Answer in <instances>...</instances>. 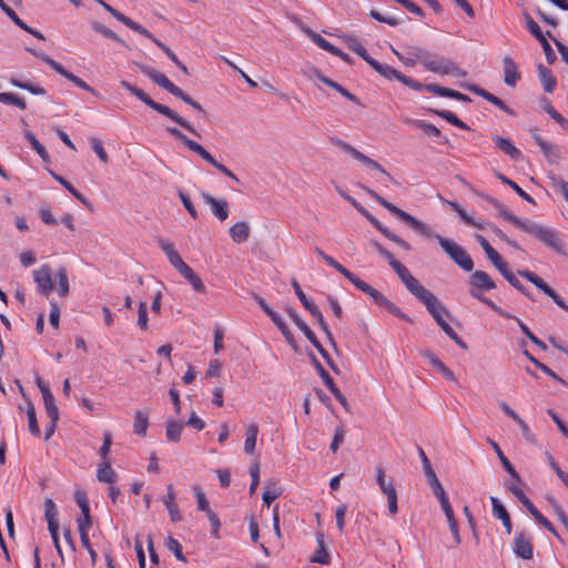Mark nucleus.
Instances as JSON below:
<instances>
[{"label":"nucleus","mask_w":568,"mask_h":568,"mask_svg":"<svg viewBox=\"0 0 568 568\" xmlns=\"http://www.w3.org/2000/svg\"><path fill=\"white\" fill-rule=\"evenodd\" d=\"M359 214H362L378 232H381L386 239L397 244L400 248L405 251H410L412 245L392 232L389 229L384 226L371 212L365 209L362 204H359L353 196L351 201H347Z\"/></svg>","instance_id":"nucleus-13"},{"label":"nucleus","mask_w":568,"mask_h":568,"mask_svg":"<svg viewBox=\"0 0 568 568\" xmlns=\"http://www.w3.org/2000/svg\"><path fill=\"white\" fill-rule=\"evenodd\" d=\"M90 142H91L92 150L98 155L100 161L103 162V163H108L109 156H108V153L104 150L102 141H100L97 138H92Z\"/></svg>","instance_id":"nucleus-63"},{"label":"nucleus","mask_w":568,"mask_h":568,"mask_svg":"<svg viewBox=\"0 0 568 568\" xmlns=\"http://www.w3.org/2000/svg\"><path fill=\"white\" fill-rule=\"evenodd\" d=\"M165 545H166L168 549L171 550L175 555V558L178 560L183 561V562L186 561V558L182 551V546L175 538H173L172 536H169Z\"/></svg>","instance_id":"nucleus-57"},{"label":"nucleus","mask_w":568,"mask_h":568,"mask_svg":"<svg viewBox=\"0 0 568 568\" xmlns=\"http://www.w3.org/2000/svg\"><path fill=\"white\" fill-rule=\"evenodd\" d=\"M537 71H538V78L542 84L544 91L547 93H552L557 85V79L552 74L551 70L546 68L542 63H538Z\"/></svg>","instance_id":"nucleus-31"},{"label":"nucleus","mask_w":568,"mask_h":568,"mask_svg":"<svg viewBox=\"0 0 568 568\" xmlns=\"http://www.w3.org/2000/svg\"><path fill=\"white\" fill-rule=\"evenodd\" d=\"M307 33L311 37V39L314 41V43H316L321 49L329 52L331 54L333 53V51L336 48L334 44H332L329 41H327L321 34H318L312 30H308Z\"/></svg>","instance_id":"nucleus-55"},{"label":"nucleus","mask_w":568,"mask_h":568,"mask_svg":"<svg viewBox=\"0 0 568 568\" xmlns=\"http://www.w3.org/2000/svg\"><path fill=\"white\" fill-rule=\"evenodd\" d=\"M97 478L101 483L114 484L118 480V474L113 470L111 463L105 460L98 466Z\"/></svg>","instance_id":"nucleus-35"},{"label":"nucleus","mask_w":568,"mask_h":568,"mask_svg":"<svg viewBox=\"0 0 568 568\" xmlns=\"http://www.w3.org/2000/svg\"><path fill=\"white\" fill-rule=\"evenodd\" d=\"M10 83H11V85L19 88L21 90H26L34 95H44L47 93L45 89L42 88L41 85L34 84L31 82L21 81L16 77H12L10 79Z\"/></svg>","instance_id":"nucleus-42"},{"label":"nucleus","mask_w":568,"mask_h":568,"mask_svg":"<svg viewBox=\"0 0 568 568\" xmlns=\"http://www.w3.org/2000/svg\"><path fill=\"white\" fill-rule=\"evenodd\" d=\"M331 142L342 149L343 151L347 152L349 155H352L355 160L363 163L368 169L375 170L379 172L383 175V182H392L394 184H398V182L375 160L368 158L347 142L338 139V138H331Z\"/></svg>","instance_id":"nucleus-11"},{"label":"nucleus","mask_w":568,"mask_h":568,"mask_svg":"<svg viewBox=\"0 0 568 568\" xmlns=\"http://www.w3.org/2000/svg\"><path fill=\"white\" fill-rule=\"evenodd\" d=\"M345 44L347 48L355 52L357 55H359L366 63L373 59L368 53L367 50L364 48L362 43L357 41V39L353 36H343Z\"/></svg>","instance_id":"nucleus-39"},{"label":"nucleus","mask_w":568,"mask_h":568,"mask_svg":"<svg viewBox=\"0 0 568 568\" xmlns=\"http://www.w3.org/2000/svg\"><path fill=\"white\" fill-rule=\"evenodd\" d=\"M540 150L550 163H558L561 158L559 148L549 142L542 144Z\"/></svg>","instance_id":"nucleus-51"},{"label":"nucleus","mask_w":568,"mask_h":568,"mask_svg":"<svg viewBox=\"0 0 568 568\" xmlns=\"http://www.w3.org/2000/svg\"><path fill=\"white\" fill-rule=\"evenodd\" d=\"M423 91H428V92H432L439 97L449 98V99H454V100L462 101V102H471V99L468 95H466L459 91H456V90H453L449 88H445V87H442V85L435 84V83L424 84Z\"/></svg>","instance_id":"nucleus-21"},{"label":"nucleus","mask_w":568,"mask_h":568,"mask_svg":"<svg viewBox=\"0 0 568 568\" xmlns=\"http://www.w3.org/2000/svg\"><path fill=\"white\" fill-rule=\"evenodd\" d=\"M523 14L527 30L536 38V40L539 41L542 38H545V33L542 32L538 23L531 18V16L527 11H524Z\"/></svg>","instance_id":"nucleus-50"},{"label":"nucleus","mask_w":568,"mask_h":568,"mask_svg":"<svg viewBox=\"0 0 568 568\" xmlns=\"http://www.w3.org/2000/svg\"><path fill=\"white\" fill-rule=\"evenodd\" d=\"M166 132L173 136L175 140L182 142L190 151L199 154L204 161L213 165L225 176L234 180L236 183H240L239 178L229 170L224 164L216 161L209 151H206L200 143L189 139L181 130L174 126H168Z\"/></svg>","instance_id":"nucleus-7"},{"label":"nucleus","mask_w":568,"mask_h":568,"mask_svg":"<svg viewBox=\"0 0 568 568\" xmlns=\"http://www.w3.org/2000/svg\"><path fill=\"white\" fill-rule=\"evenodd\" d=\"M476 241L485 251L487 258L494 264V266L498 270L500 266L503 267L506 263L499 253L489 244V242L480 234H476Z\"/></svg>","instance_id":"nucleus-27"},{"label":"nucleus","mask_w":568,"mask_h":568,"mask_svg":"<svg viewBox=\"0 0 568 568\" xmlns=\"http://www.w3.org/2000/svg\"><path fill=\"white\" fill-rule=\"evenodd\" d=\"M504 68V82L506 85L514 88L517 82L521 79L520 72L514 59L509 55L503 59Z\"/></svg>","instance_id":"nucleus-24"},{"label":"nucleus","mask_w":568,"mask_h":568,"mask_svg":"<svg viewBox=\"0 0 568 568\" xmlns=\"http://www.w3.org/2000/svg\"><path fill=\"white\" fill-rule=\"evenodd\" d=\"M415 126L420 129L425 134H427L429 136H434V138L442 136L439 129L427 121L417 120V121H415Z\"/></svg>","instance_id":"nucleus-58"},{"label":"nucleus","mask_w":568,"mask_h":568,"mask_svg":"<svg viewBox=\"0 0 568 568\" xmlns=\"http://www.w3.org/2000/svg\"><path fill=\"white\" fill-rule=\"evenodd\" d=\"M369 17L378 22L386 23L390 27H397L402 23V20L394 17H386L375 9L369 11Z\"/></svg>","instance_id":"nucleus-59"},{"label":"nucleus","mask_w":568,"mask_h":568,"mask_svg":"<svg viewBox=\"0 0 568 568\" xmlns=\"http://www.w3.org/2000/svg\"><path fill=\"white\" fill-rule=\"evenodd\" d=\"M120 85L128 90L131 94H133L136 99H139L141 102H143L145 105L154 110L155 112L169 118L171 121L179 124L181 128L185 129L187 132L192 133L193 135L201 138V134L192 125L191 122L185 120L183 116H181L179 113H176L174 110L170 109L169 106L161 104L156 101H154L149 94H146L142 89L131 84L126 80H121Z\"/></svg>","instance_id":"nucleus-4"},{"label":"nucleus","mask_w":568,"mask_h":568,"mask_svg":"<svg viewBox=\"0 0 568 568\" xmlns=\"http://www.w3.org/2000/svg\"><path fill=\"white\" fill-rule=\"evenodd\" d=\"M434 114L445 119L448 123L462 130H469V126L463 122L455 113L448 110H430Z\"/></svg>","instance_id":"nucleus-45"},{"label":"nucleus","mask_w":568,"mask_h":568,"mask_svg":"<svg viewBox=\"0 0 568 568\" xmlns=\"http://www.w3.org/2000/svg\"><path fill=\"white\" fill-rule=\"evenodd\" d=\"M17 383H19V382L17 381ZM18 385H19L22 396L27 399V404H28L27 416H28L29 432L31 433V435H33L36 437H40L41 432H40L38 420H37L36 408H34L32 402L27 398L23 387L20 384H18Z\"/></svg>","instance_id":"nucleus-32"},{"label":"nucleus","mask_w":568,"mask_h":568,"mask_svg":"<svg viewBox=\"0 0 568 568\" xmlns=\"http://www.w3.org/2000/svg\"><path fill=\"white\" fill-rule=\"evenodd\" d=\"M271 320L275 324V326L281 331V333L283 334L285 341L287 342V344L295 352H298V346L296 344V341H295L292 332L290 331L288 326L284 322V320L280 316V314L278 313L275 314Z\"/></svg>","instance_id":"nucleus-37"},{"label":"nucleus","mask_w":568,"mask_h":568,"mask_svg":"<svg viewBox=\"0 0 568 568\" xmlns=\"http://www.w3.org/2000/svg\"><path fill=\"white\" fill-rule=\"evenodd\" d=\"M178 195L183 204V206L185 207V210L189 212V214L194 219L196 220L199 217V214H197V211L196 209L194 207L190 196L187 193H185L183 190H179L178 191Z\"/></svg>","instance_id":"nucleus-60"},{"label":"nucleus","mask_w":568,"mask_h":568,"mask_svg":"<svg viewBox=\"0 0 568 568\" xmlns=\"http://www.w3.org/2000/svg\"><path fill=\"white\" fill-rule=\"evenodd\" d=\"M57 277L59 281L58 293L60 296H67L70 290L69 278L65 267L61 266L57 271Z\"/></svg>","instance_id":"nucleus-52"},{"label":"nucleus","mask_w":568,"mask_h":568,"mask_svg":"<svg viewBox=\"0 0 568 568\" xmlns=\"http://www.w3.org/2000/svg\"><path fill=\"white\" fill-rule=\"evenodd\" d=\"M357 290L368 295L373 302L379 306L384 307L387 312H389L392 315L407 322L413 323V320L400 311L398 306H396L393 302H390L385 295H383L379 291H377L372 285L367 284L363 280H361L357 275L354 277V280L351 282Z\"/></svg>","instance_id":"nucleus-9"},{"label":"nucleus","mask_w":568,"mask_h":568,"mask_svg":"<svg viewBox=\"0 0 568 568\" xmlns=\"http://www.w3.org/2000/svg\"><path fill=\"white\" fill-rule=\"evenodd\" d=\"M495 176L504 184L508 185L510 189H513L523 200L526 202L536 205L535 200L525 192L516 182L508 179L506 175L501 174L498 171H495Z\"/></svg>","instance_id":"nucleus-40"},{"label":"nucleus","mask_w":568,"mask_h":568,"mask_svg":"<svg viewBox=\"0 0 568 568\" xmlns=\"http://www.w3.org/2000/svg\"><path fill=\"white\" fill-rule=\"evenodd\" d=\"M32 273L34 283L37 285V291L43 296L49 297L54 287L50 265L43 264L40 268L34 270Z\"/></svg>","instance_id":"nucleus-18"},{"label":"nucleus","mask_w":568,"mask_h":568,"mask_svg":"<svg viewBox=\"0 0 568 568\" xmlns=\"http://www.w3.org/2000/svg\"><path fill=\"white\" fill-rule=\"evenodd\" d=\"M50 174L57 182H59L63 187H65L78 201L84 204L88 209H92V203L82 193H80L68 180L54 173L53 171H50Z\"/></svg>","instance_id":"nucleus-36"},{"label":"nucleus","mask_w":568,"mask_h":568,"mask_svg":"<svg viewBox=\"0 0 568 568\" xmlns=\"http://www.w3.org/2000/svg\"><path fill=\"white\" fill-rule=\"evenodd\" d=\"M258 435V426L256 424H250L246 428V438L244 442V452L252 455L255 449L256 439Z\"/></svg>","instance_id":"nucleus-43"},{"label":"nucleus","mask_w":568,"mask_h":568,"mask_svg":"<svg viewBox=\"0 0 568 568\" xmlns=\"http://www.w3.org/2000/svg\"><path fill=\"white\" fill-rule=\"evenodd\" d=\"M418 455L420 457L423 469L427 478L428 485L433 490V494L438 499L442 508H448V506L450 505L448 496L444 487L442 486L439 479L437 478L436 473L433 469L432 464L422 447H418Z\"/></svg>","instance_id":"nucleus-14"},{"label":"nucleus","mask_w":568,"mask_h":568,"mask_svg":"<svg viewBox=\"0 0 568 568\" xmlns=\"http://www.w3.org/2000/svg\"><path fill=\"white\" fill-rule=\"evenodd\" d=\"M111 446H112V434H111V432H105L103 435L102 446L99 449V455H100L102 462L109 460L108 456H109Z\"/></svg>","instance_id":"nucleus-64"},{"label":"nucleus","mask_w":568,"mask_h":568,"mask_svg":"<svg viewBox=\"0 0 568 568\" xmlns=\"http://www.w3.org/2000/svg\"><path fill=\"white\" fill-rule=\"evenodd\" d=\"M499 273L507 280V282L524 294L527 297H530L527 288L520 283V281L514 275V273L508 268V264L505 263L504 266L498 268Z\"/></svg>","instance_id":"nucleus-41"},{"label":"nucleus","mask_w":568,"mask_h":568,"mask_svg":"<svg viewBox=\"0 0 568 568\" xmlns=\"http://www.w3.org/2000/svg\"><path fill=\"white\" fill-rule=\"evenodd\" d=\"M81 513H82V517L78 518V520H77L79 534H80V536H82V531H83L89 535V530L92 527V519H91L90 510L81 511Z\"/></svg>","instance_id":"nucleus-62"},{"label":"nucleus","mask_w":568,"mask_h":568,"mask_svg":"<svg viewBox=\"0 0 568 568\" xmlns=\"http://www.w3.org/2000/svg\"><path fill=\"white\" fill-rule=\"evenodd\" d=\"M317 549L314 555L310 558L311 562H317L321 565L329 564V555L325 548L324 535L322 532L316 534Z\"/></svg>","instance_id":"nucleus-34"},{"label":"nucleus","mask_w":568,"mask_h":568,"mask_svg":"<svg viewBox=\"0 0 568 568\" xmlns=\"http://www.w3.org/2000/svg\"><path fill=\"white\" fill-rule=\"evenodd\" d=\"M410 54L418 61L427 71L440 74V75H453L456 78H465L468 72L459 68L453 60L437 57L432 59V53L423 48H412Z\"/></svg>","instance_id":"nucleus-3"},{"label":"nucleus","mask_w":568,"mask_h":568,"mask_svg":"<svg viewBox=\"0 0 568 568\" xmlns=\"http://www.w3.org/2000/svg\"><path fill=\"white\" fill-rule=\"evenodd\" d=\"M204 202L211 205L212 213L220 220L224 221L229 216V204L225 200H217L209 193H202Z\"/></svg>","instance_id":"nucleus-26"},{"label":"nucleus","mask_w":568,"mask_h":568,"mask_svg":"<svg viewBox=\"0 0 568 568\" xmlns=\"http://www.w3.org/2000/svg\"><path fill=\"white\" fill-rule=\"evenodd\" d=\"M446 518H447V521H448V525H449V529L453 534V537H454V540L457 545L460 544L462 539H460V535H459V530H458V524H457V520L455 518V515H454V511H453V508L452 506L449 505L448 508H442Z\"/></svg>","instance_id":"nucleus-49"},{"label":"nucleus","mask_w":568,"mask_h":568,"mask_svg":"<svg viewBox=\"0 0 568 568\" xmlns=\"http://www.w3.org/2000/svg\"><path fill=\"white\" fill-rule=\"evenodd\" d=\"M324 261L329 266L335 268L338 273H341L349 282H352L354 280V277L356 276L354 273H352L349 270H347L345 266H343L341 263H338L334 257H332L329 255L324 257Z\"/></svg>","instance_id":"nucleus-53"},{"label":"nucleus","mask_w":568,"mask_h":568,"mask_svg":"<svg viewBox=\"0 0 568 568\" xmlns=\"http://www.w3.org/2000/svg\"><path fill=\"white\" fill-rule=\"evenodd\" d=\"M149 426L148 414L138 410L134 415L133 432L139 436H145Z\"/></svg>","instance_id":"nucleus-48"},{"label":"nucleus","mask_w":568,"mask_h":568,"mask_svg":"<svg viewBox=\"0 0 568 568\" xmlns=\"http://www.w3.org/2000/svg\"><path fill=\"white\" fill-rule=\"evenodd\" d=\"M158 244L165 253L170 264L191 284L192 288L197 293H205L206 288L201 277L182 260L173 243L160 239Z\"/></svg>","instance_id":"nucleus-5"},{"label":"nucleus","mask_w":568,"mask_h":568,"mask_svg":"<svg viewBox=\"0 0 568 568\" xmlns=\"http://www.w3.org/2000/svg\"><path fill=\"white\" fill-rule=\"evenodd\" d=\"M229 233L234 243L241 244L248 240L251 229L247 222L240 221L230 227Z\"/></svg>","instance_id":"nucleus-30"},{"label":"nucleus","mask_w":568,"mask_h":568,"mask_svg":"<svg viewBox=\"0 0 568 568\" xmlns=\"http://www.w3.org/2000/svg\"><path fill=\"white\" fill-rule=\"evenodd\" d=\"M166 489H168V495H166V498L163 500V503L169 511L170 518L174 523L181 521L182 515H181V511H180L178 505L175 504L174 488L170 484V485H168Z\"/></svg>","instance_id":"nucleus-33"},{"label":"nucleus","mask_w":568,"mask_h":568,"mask_svg":"<svg viewBox=\"0 0 568 568\" xmlns=\"http://www.w3.org/2000/svg\"><path fill=\"white\" fill-rule=\"evenodd\" d=\"M183 424L173 419L168 420L165 435L169 442L178 443L181 439Z\"/></svg>","instance_id":"nucleus-46"},{"label":"nucleus","mask_w":568,"mask_h":568,"mask_svg":"<svg viewBox=\"0 0 568 568\" xmlns=\"http://www.w3.org/2000/svg\"><path fill=\"white\" fill-rule=\"evenodd\" d=\"M422 355L427 358L430 364L448 381L457 383V378L452 369H449L433 352L423 351Z\"/></svg>","instance_id":"nucleus-29"},{"label":"nucleus","mask_w":568,"mask_h":568,"mask_svg":"<svg viewBox=\"0 0 568 568\" xmlns=\"http://www.w3.org/2000/svg\"><path fill=\"white\" fill-rule=\"evenodd\" d=\"M357 186L362 189L366 194H368L374 201H376L379 205L385 207L388 212L394 214L397 219L404 222L406 225L412 227L418 234L428 237L436 239L438 241L439 246L444 250V252L449 256L455 264H457L463 271L471 272L474 270V261L467 251L458 245L455 241L444 237L437 233H435L427 224L423 221L416 219L412 214L406 211L397 207L393 203L388 202L385 197L379 195L376 191L371 189L369 186L357 183Z\"/></svg>","instance_id":"nucleus-1"},{"label":"nucleus","mask_w":568,"mask_h":568,"mask_svg":"<svg viewBox=\"0 0 568 568\" xmlns=\"http://www.w3.org/2000/svg\"><path fill=\"white\" fill-rule=\"evenodd\" d=\"M514 554L521 559H531L534 556V546L529 537L524 531L516 534L513 546Z\"/></svg>","instance_id":"nucleus-20"},{"label":"nucleus","mask_w":568,"mask_h":568,"mask_svg":"<svg viewBox=\"0 0 568 568\" xmlns=\"http://www.w3.org/2000/svg\"><path fill=\"white\" fill-rule=\"evenodd\" d=\"M460 88L481 97L483 99L490 102L491 104L497 106L499 110L504 111L505 113H507L509 115L516 114L515 111L511 108H509L501 99H499L498 97L494 95L493 93L488 92L487 90H485L484 88H481L477 84L464 82V83H460Z\"/></svg>","instance_id":"nucleus-17"},{"label":"nucleus","mask_w":568,"mask_h":568,"mask_svg":"<svg viewBox=\"0 0 568 568\" xmlns=\"http://www.w3.org/2000/svg\"><path fill=\"white\" fill-rule=\"evenodd\" d=\"M415 297L420 301L433 315L435 312L443 311L444 314L449 315L447 308L438 301V298L426 287L420 290Z\"/></svg>","instance_id":"nucleus-22"},{"label":"nucleus","mask_w":568,"mask_h":568,"mask_svg":"<svg viewBox=\"0 0 568 568\" xmlns=\"http://www.w3.org/2000/svg\"><path fill=\"white\" fill-rule=\"evenodd\" d=\"M497 211L499 215L507 222L511 223L516 227L536 237L547 247L551 248L552 251L560 255L566 254L565 246L557 231L548 229L545 225L536 222L523 221L513 212L507 210V207L504 204H501L500 207L497 209Z\"/></svg>","instance_id":"nucleus-2"},{"label":"nucleus","mask_w":568,"mask_h":568,"mask_svg":"<svg viewBox=\"0 0 568 568\" xmlns=\"http://www.w3.org/2000/svg\"><path fill=\"white\" fill-rule=\"evenodd\" d=\"M26 50L28 52H30L32 55H34L36 58L40 59L41 61H43L44 63H47L50 68H52L55 72H58L60 75H62L63 78L68 79L69 81H71L73 84H75L78 88L82 89V90H85L88 92H90L91 94L95 95V97H100V93L93 89L92 87H90L85 81H83L81 78L77 77L75 74H73L72 72H70L69 70H67L61 63L57 62L55 60H53L51 57H49L47 53H44L43 51H38L36 49H32V48H26Z\"/></svg>","instance_id":"nucleus-10"},{"label":"nucleus","mask_w":568,"mask_h":568,"mask_svg":"<svg viewBox=\"0 0 568 568\" xmlns=\"http://www.w3.org/2000/svg\"><path fill=\"white\" fill-rule=\"evenodd\" d=\"M523 354L537 368H539L542 373L555 379L556 382L560 383L561 385L568 387V383L561 378L557 373H555L551 368H549L547 365L535 358L527 349L523 352Z\"/></svg>","instance_id":"nucleus-38"},{"label":"nucleus","mask_w":568,"mask_h":568,"mask_svg":"<svg viewBox=\"0 0 568 568\" xmlns=\"http://www.w3.org/2000/svg\"><path fill=\"white\" fill-rule=\"evenodd\" d=\"M490 504H491V514L494 517L499 519L503 523V526L505 528V532L507 535H510L513 531V523L510 515L506 507L499 501L497 497L491 496L490 497Z\"/></svg>","instance_id":"nucleus-23"},{"label":"nucleus","mask_w":568,"mask_h":568,"mask_svg":"<svg viewBox=\"0 0 568 568\" xmlns=\"http://www.w3.org/2000/svg\"><path fill=\"white\" fill-rule=\"evenodd\" d=\"M367 64L387 80H397L414 91H423L424 84L422 82L405 75L388 64H383L374 58Z\"/></svg>","instance_id":"nucleus-15"},{"label":"nucleus","mask_w":568,"mask_h":568,"mask_svg":"<svg viewBox=\"0 0 568 568\" xmlns=\"http://www.w3.org/2000/svg\"><path fill=\"white\" fill-rule=\"evenodd\" d=\"M307 33L311 37V39L314 41V43H316L321 49L329 52L331 54L333 53V51L336 48L334 44H332L329 41H327L321 34H318L312 30H308Z\"/></svg>","instance_id":"nucleus-56"},{"label":"nucleus","mask_w":568,"mask_h":568,"mask_svg":"<svg viewBox=\"0 0 568 568\" xmlns=\"http://www.w3.org/2000/svg\"><path fill=\"white\" fill-rule=\"evenodd\" d=\"M92 28L95 32L102 34L103 37L120 43L121 45H123L126 49H130L129 44L122 38H120L114 31H112L110 28L103 26L102 23L93 22Z\"/></svg>","instance_id":"nucleus-44"},{"label":"nucleus","mask_w":568,"mask_h":568,"mask_svg":"<svg viewBox=\"0 0 568 568\" xmlns=\"http://www.w3.org/2000/svg\"><path fill=\"white\" fill-rule=\"evenodd\" d=\"M44 517L48 523V530L51 535L54 548L63 560V552L59 541V521H58V509L52 498H45L44 500Z\"/></svg>","instance_id":"nucleus-16"},{"label":"nucleus","mask_w":568,"mask_h":568,"mask_svg":"<svg viewBox=\"0 0 568 568\" xmlns=\"http://www.w3.org/2000/svg\"><path fill=\"white\" fill-rule=\"evenodd\" d=\"M283 494V488L280 485L277 480H266L264 485V490L262 495V499L264 505L267 507L271 506V504L278 498Z\"/></svg>","instance_id":"nucleus-28"},{"label":"nucleus","mask_w":568,"mask_h":568,"mask_svg":"<svg viewBox=\"0 0 568 568\" xmlns=\"http://www.w3.org/2000/svg\"><path fill=\"white\" fill-rule=\"evenodd\" d=\"M292 286L294 288L296 296L298 297L300 302L303 304L305 310H308V307H312L315 305V303L305 295V293L303 292V290L301 288V286L298 284V282L295 278L292 280Z\"/></svg>","instance_id":"nucleus-61"},{"label":"nucleus","mask_w":568,"mask_h":568,"mask_svg":"<svg viewBox=\"0 0 568 568\" xmlns=\"http://www.w3.org/2000/svg\"><path fill=\"white\" fill-rule=\"evenodd\" d=\"M371 244L373 247L387 260L389 266L395 271L397 276L400 278V281L404 283L406 288L415 296L417 293L424 288V286L419 283L417 278H415L408 268L402 264L399 261H397L394 255L384 247L378 241L373 240L371 241Z\"/></svg>","instance_id":"nucleus-8"},{"label":"nucleus","mask_w":568,"mask_h":568,"mask_svg":"<svg viewBox=\"0 0 568 568\" xmlns=\"http://www.w3.org/2000/svg\"><path fill=\"white\" fill-rule=\"evenodd\" d=\"M24 136L31 144L32 149L39 154L43 162H50V155L45 148L38 141L37 136L31 131H26Z\"/></svg>","instance_id":"nucleus-47"},{"label":"nucleus","mask_w":568,"mask_h":568,"mask_svg":"<svg viewBox=\"0 0 568 568\" xmlns=\"http://www.w3.org/2000/svg\"><path fill=\"white\" fill-rule=\"evenodd\" d=\"M493 141L496 143V146L507 154L513 161L517 162L523 159L521 151L515 146L513 141L507 138H503L500 135H494Z\"/></svg>","instance_id":"nucleus-25"},{"label":"nucleus","mask_w":568,"mask_h":568,"mask_svg":"<svg viewBox=\"0 0 568 568\" xmlns=\"http://www.w3.org/2000/svg\"><path fill=\"white\" fill-rule=\"evenodd\" d=\"M468 293L471 297L480 301L486 305L490 298L484 296V292L491 291L496 287L495 281L484 271H474L468 277Z\"/></svg>","instance_id":"nucleus-12"},{"label":"nucleus","mask_w":568,"mask_h":568,"mask_svg":"<svg viewBox=\"0 0 568 568\" xmlns=\"http://www.w3.org/2000/svg\"><path fill=\"white\" fill-rule=\"evenodd\" d=\"M134 64L139 68V70L146 75L149 79H151L155 84H158L160 88L164 89L172 95L181 99L184 103L192 106L194 110L205 114V110L203 106L196 102L193 98H191L187 93H185L181 88L175 85L172 81L168 79V77L160 71H158L155 68L150 67L148 64L138 63L134 62Z\"/></svg>","instance_id":"nucleus-6"},{"label":"nucleus","mask_w":568,"mask_h":568,"mask_svg":"<svg viewBox=\"0 0 568 568\" xmlns=\"http://www.w3.org/2000/svg\"><path fill=\"white\" fill-rule=\"evenodd\" d=\"M308 356H310V359H311V363L312 365L314 366V368L316 369V372L318 373L320 377L322 378L323 383L324 384H327L329 383L331 381H333V378L331 377V375L327 373V371L323 367V365L321 364V362L317 359V357L314 355L313 352H310L308 353Z\"/></svg>","instance_id":"nucleus-54"},{"label":"nucleus","mask_w":568,"mask_h":568,"mask_svg":"<svg viewBox=\"0 0 568 568\" xmlns=\"http://www.w3.org/2000/svg\"><path fill=\"white\" fill-rule=\"evenodd\" d=\"M507 489L523 504L539 525L544 526L546 524L548 519L536 508L523 489H520L516 484L507 485Z\"/></svg>","instance_id":"nucleus-19"}]
</instances>
